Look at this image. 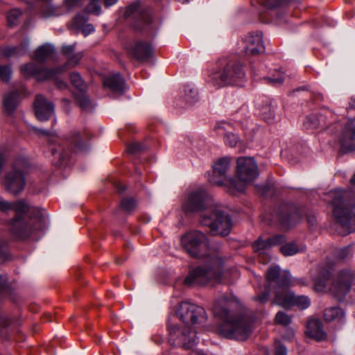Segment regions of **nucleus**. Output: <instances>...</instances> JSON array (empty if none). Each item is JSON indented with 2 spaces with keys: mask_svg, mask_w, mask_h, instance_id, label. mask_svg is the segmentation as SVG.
Masks as SVG:
<instances>
[{
  "mask_svg": "<svg viewBox=\"0 0 355 355\" xmlns=\"http://www.w3.org/2000/svg\"><path fill=\"white\" fill-rule=\"evenodd\" d=\"M182 244L191 256L207 257L206 263L191 270L184 279L187 286H205L222 281L223 260L218 254L211 256L205 234L200 231L189 232L182 237Z\"/></svg>",
  "mask_w": 355,
  "mask_h": 355,
  "instance_id": "nucleus-1",
  "label": "nucleus"
},
{
  "mask_svg": "<svg viewBox=\"0 0 355 355\" xmlns=\"http://www.w3.org/2000/svg\"><path fill=\"white\" fill-rule=\"evenodd\" d=\"M182 209L187 213L203 211L200 223L207 227L213 235L227 236L231 231V218L213 203L211 197L204 189H198L189 194Z\"/></svg>",
  "mask_w": 355,
  "mask_h": 355,
  "instance_id": "nucleus-2",
  "label": "nucleus"
},
{
  "mask_svg": "<svg viewBox=\"0 0 355 355\" xmlns=\"http://www.w3.org/2000/svg\"><path fill=\"white\" fill-rule=\"evenodd\" d=\"M0 211H14L16 217L11 223L10 231L17 239H24L35 230H42L48 225L44 210L32 207L23 200L8 202L0 197Z\"/></svg>",
  "mask_w": 355,
  "mask_h": 355,
  "instance_id": "nucleus-3",
  "label": "nucleus"
},
{
  "mask_svg": "<svg viewBox=\"0 0 355 355\" xmlns=\"http://www.w3.org/2000/svg\"><path fill=\"white\" fill-rule=\"evenodd\" d=\"M229 297L224 296L216 300L213 306L215 315L223 320L219 331L225 338L245 340L252 334V321L245 316L230 315L228 310Z\"/></svg>",
  "mask_w": 355,
  "mask_h": 355,
  "instance_id": "nucleus-4",
  "label": "nucleus"
},
{
  "mask_svg": "<svg viewBox=\"0 0 355 355\" xmlns=\"http://www.w3.org/2000/svg\"><path fill=\"white\" fill-rule=\"evenodd\" d=\"M351 193L337 189L331 191L329 196L334 207L333 215L336 220L339 234H347L355 231V213L352 211L355 204L349 200Z\"/></svg>",
  "mask_w": 355,
  "mask_h": 355,
  "instance_id": "nucleus-5",
  "label": "nucleus"
},
{
  "mask_svg": "<svg viewBox=\"0 0 355 355\" xmlns=\"http://www.w3.org/2000/svg\"><path fill=\"white\" fill-rule=\"evenodd\" d=\"M83 55L81 52L73 53L64 65L54 68H40L36 64L30 62L21 67V73L24 76H33L38 80H53L57 87L63 89L67 87V84L60 80V76L69 68L78 64Z\"/></svg>",
  "mask_w": 355,
  "mask_h": 355,
  "instance_id": "nucleus-6",
  "label": "nucleus"
},
{
  "mask_svg": "<svg viewBox=\"0 0 355 355\" xmlns=\"http://www.w3.org/2000/svg\"><path fill=\"white\" fill-rule=\"evenodd\" d=\"M179 318L185 325L182 331V335L187 338L189 341L183 346L185 348H191L196 343L198 329L207 320L206 311L201 306L183 302L179 305Z\"/></svg>",
  "mask_w": 355,
  "mask_h": 355,
  "instance_id": "nucleus-7",
  "label": "nucleus"
},
{
  "mask_svg": "<svg viewBox=\"0 0 355 355\" xmlns=\"http://www.w3.org/2000/svg\"><path fill=\"white\" fill-rule=\"evenodd\" d=\"M245 71L238 62H229L220 67H214L207 71L206 81L217 87L239 85L245 80Z\"/></svg>",
  "mask_w": 355,
  "mask_h": 355,
  "instance_id": "nucleus-8",
  "label": "nucleus"
},
{
  "mask_svg": "<svg viewBox=\"0 0 355 355\" xmlns=\"http://www.w3.org/2000/svg\"><path fill=\"white\" fill-rule=\"evenodd\" d=\"M231 160L228 157L219 159L213 166L212 174L208 177V181L216 185H223L227 191L233 195L244 191L242 183H236V180L227 176L230 168Z\"/></svg>",
  "mask_w": 355,
  "mask_h": 355,
  "instance_id": "nucleus-9",
  "label": "nucleus"
},
{
  "mask_svg": "<svg viewBox=\"0 0 355 355\" xmlns=\"http://www.w3.org/2000/svg\"><path fill=\"white\" fill-rule=\"evenodd\" d=\"M123 17L132 21V26L137 31H150L155 28L150 9L141 1H136L127 6Z\"/></svg>",
  "mask_w": 355,
  "mask_h": 355,
  "instance_id": "nucleus-10",
  "label": "nucleus"
},
{
  "mask_svg": "<svg viewBox=\"0 0 355 355\" xmlns=\"http://www.w3.org/2000/svg\"><path fill=\"white\" fill-rule=\"evenodd\" d=\"M355 281V272L349 268L340 270L333 280L329 291L338 301H343Z\"/></svg>",
  "mask_w": 355,
  "mask_h": 355,
  "instance_id": "nucleus-11",
  "label": "nucleus"
},
{
  "mask_svg": "<svg viewBox=\"0 0 355 355\" xmlns=\"http://www.w3.org/2000/svg\"><path fill=\"white\" fill-rule=\"evenodd\" d=\"M236 175L239 180L236 183H242L244 186V190L247 184L251 183L256 180L259 175L258 166L253 157H241L236 162Z\"/></svg>",
  "mask_w": 355,
  "mask_h": 355,
  "instance_id": "nucleus-12",
  "label": "nucleus"
},
{
  "mask_svg": "<svg viewBox=\"0 0 355 355\" xmlns=\"http://www.w3.org/2000/svg\"><path fill=\"white\" fill-rule=\"evenodd\" d=\"M286 239L282 234L275 235L267 239L259 237L252 245L254 251L260 256V261L266 263L269 261L268 254L272 247L284 243Z\"/></svg>",
  "mask_w": 355,
  "mask_h": 355,
  "instance_id": "nucleus-13",
  "label": "nucleus"
},
{
  "mask_svg": "<svg viewBox=\"0 0 355 355\" xmlns=\"http://www.w3.org/2000/svg\"><path fill=\"white\" fill-rule=\"evenodd\" d=\"M25 184L26 180L23 173L15 168L6 175L3 181V185L6 190L14 195L21 193L24 190Z\"/></svg>",
  "mask_w": 355,
  "mask_h": 355,
  "instance_id": "nucleus-14",
  "label": "nucleus"
},
{
  "mask_svg": "<svg viewBox=\"0 0 355 355\" xmlns=\"http://www.w3.org/2000/svg\"><path fill=\"white\" fill-rule=\"evenodd\" d=\"M339 141L344 153L355 150V117L349 119L345 123Z\"/></svg>",
  "mask_w": 355,
  "mask_h": 355,
  "instance_id": "nucleus-15",
  "label": "nucleus"
},
{
  "mask_svg": "<svg viewBox=\"0 0 355 355\" xmlns=\"http://www.w3.org/2000/svg\"><path fill=\"white\" fill-rule=\"evenodd\" d=\"M261 32L249 33L243 40V51L247 55H257L265 49Z\"/></svg>",
  "mask_w": 355,
  "mask_h": 355,
  "instance_id": "nucleus-16",
  "label": "nucleus"
},
{
  "mask_svg": "<svg viewBox=\"0 0 355 355\" xmlns=\"http://www.w3.org/2000/svg\"><path fill=\"white\" fill-rule=\"evenodd\" d=\"M128 53L135 59L139 61L148 60L153 54V49L150 45L144 42H135L126 45Z\"/></svg>",
  "mask_w": 355,
  "mask_h": 355,
  "instance_id": "nucleus-17",
  "label": "nucleus"
},
{
  "mask_svg": "<svg viewBox=\"0 0 355 355\" xmlns=\"http://www.w3.org/2000/svg\"><path fill=\"white\" fill-rule=\"evenodd\" d=\"M51 144L49 149L53 157V163L58 166H62L66 165L69 159V153L65 151L64 147L61 144V139L58 137L52 138L50 141Z\"/></svg>",
  "mask_w": 355,
  "mask_h": 355,
  "instance_id": "nucleus-18",
  "label": "nucleus"
},
{
  "mask_svg": "<svg viewBox=\"0 0 355 355\" xmlns=\"http://www.w3.org/2000/svg\"><path fill=\"white\" fill-rule=\"evenodd\" d=\"M35 110L38 120L47 121L54 112V106L42 95H37L35 101Z\"/></svg>",
  "mask_w": 355,
  "mask_h": 355,
  "instance_id": "nucleus-19",
  "label": "nucleus"
},
{
  "mask_svg": "<svg viewBox=\"0 0 355 355\" xmlns=\"http://www.w3.org/2000/svg\"><path fill=\"white\" fill-rule=\"evenodd\" d=\"M266 278L268 282L275 281L277 287H288L291 284V275L288 271L281 272L279 266L268 269Z\"/></svg>",
  "mask_w": 355,
  "mask_h": 355,
  "instance_id": "nucleus-20",
  "label": "nucleus"
},
{
  "mask_svg": "<svg viewBox=\"0 0 355 355\" xmlns=\"http://www.w3.org/2000/svg\"><path fill=\"white\" fill-rule=\"evenodd\" d=\"M176 298L174 297L171 302V311L169 313L167 327L168 331V343L174 348L176 345L177 340V327L175 324L176 319L178 318V309L175 304Z\"/></svg>",
  "mask_w": 355,
  "mask_h": 355,
  "instance_id": "nucleus-21",
  "label": "nucleus"
},
{
  "mask_svg": "<svg viewBox=\"0 0 355 355\" xmlns=\"http://www.w3.org/2000/svg\"><path fill=\"white\" fill-rule=\"evenodd\" d=\"M215 130L218 135L224 137L225 143L231 147L236 146L240 141L239 137L232 132V127L226 122H219Z\"/></svg>",
  "mask_w": 355,
  "mask_h": 355,
  "instance_id": "nucleus-22",
  "label": "nucleus"
},
{
  "mask_svg": "<svg viewBox=\"0 0 355 355\" xmlns=\"http://www.w3.org/2000/svg\"><path fill=\"white\" fill-rule=\"evenodd\" d=\"M288 287H277L274 303L286 309L293 306L294 293Z\"/></svg>",
  "mask_w": 355,
  "mask_h": 355,
  "instance_id": "nucleus-23",
  "label": "nucleus"
},
{
  "mask_svg": "<svg viewBox=\"0 0 355 355\" xmlns=\"http://www.w3.org/2000/svg\"><path fill=\"white\" fill-rule=\"evenodd\" d=\"M306 334L311 338L317 341H322L326 339L327 334L323 331L322 322L318 319H311L306 325Z\"/></svg>",
  "mask_w": 355,
  "mask_h": 355,
  "instance_id": "nucleus-24",
  "label": "nucleus"
},
{
  "mask_svg": "<svg viewBox=\"0 0 355 355\" xmlns=\"http://www.w3.org/2000/svg\"><path fill=\"white\" fill-rule=\"evenodd\" d=\"M331 276V270L329 268L320 267L318 269L317 274L313 276L314 288L317 292L325 291L327 282Z\"/></svg>",
  "mask_w": 355,
  "mask_h": 355,
  "instance_id": "nucleus-25",
  "label": "nucleus"
},
{
  "mask_svg": "<svg viewBox=\"0 0 355 355\" xmlns=\"http://www.w3.org/2000/svg\"><path fill=\"white\" fill-rule=\"evenodd\" d=\"M103 85L105 88L117 94H121L124 91V80L120 74L106 77Z\"/></svg>",
  "mask_w": 355,
  "mask_h": 355,
  "instance_id": "nucleus-26",
  "label": "nucleus"
},
{
  "mask_svg": "<svg viewBox=\"0 0 355 355\" xmlns=\"http://www.w3.org/2000/svg\"><path fill=\"white\" fill-rule=\"evenodd\" d=\"M182 98L189 105H194L199 102L200 97L196 87L191 83L183 85Z\"/></svg>",
  "mask_w": 355,
  "mask_h": 355,
  "instance_id": "nucleus-27",
  "label": "nucleus"
},
{
  "mask_svg": "<svg viewBox=\"0 0 355 355\" xmlns=\"http://www.w3.org/2000/svg\"><path fill=\"white\" fill-rule=\"evenodd\" d=\"M88 135L74 132L70 140L68 141L70 145L73 146V150L76 153L85 152L88 148Z\"/></svg>",
  "mask_w": 355,
  "mask_h": 355,
  "instance_id": "nucleus-28",
  "label": "nucleus"
},
{
  "mask_svg": "<svg viewBox=\"0 0 355 355\" xmlns=\"http://www.w3.org/2000/svg\"><path fill=\"white\" fill-rule=\"evenodd\" d=\"M88 18L85 15H78L74 18L73 27L77 30L81 31L85 36H87L95 30L92 24H87Z\"/></svg>",
  "mask_w": 355,
  "mask_h": 355,
  "instance_id": "nucleus-29",
  "label": "nucleus"
},
{
  "mask_svg": "<svg viewBox=\"0 0 355 355\" xmlns=\"http://www.w3.org/2000/svg\"><path fill=\"white\" fill-rule=\"evenodd\" d=\"M28 42L24 44H20L17 46H7L1 49L0 53L2 56L6 58L19 57L24 55L28 49Z\"/></svg>",
  "mask_w": 355,
  "mask_h": 355,
  "instance_id": "nucleus-30",
  "label": "nucleus"
},
{
  "mask_svg": "<svg viewBox=\"0 0 355 355\" xmlns=\"http://www.w3.org/2000/svg\"><path fill=\"white\" fill-rule=\"evenodd\" d=\"M324 318L327 322H343L345 319V313L340 307L332 306L324 310Z\"/></svg>",
  "mask_w": 355,
  "mask_h": 355,
  "instance_id": "nucleus-31",
  "label": "nucleus"
},
{
  "mask_svg": "<svg viewBox=\"0 0 355 355\" xmlns=\"http://www.w3.org/2000/svg\"><path fill=\"white\" fill-rule=\"evenodd\" d=\"M54 53V46L50 44H44L35 50L34 59L37 62H44Z\"/></svg>",
  "mask_w": 355,
  "mask_h": 355,
  "instance_id": "nucleus-32",
  "label": "nucleus"
},
{
  "mask_svg": "<svg viewBox=\"0 0 355 355\" xmlns=\"http://www.w3.org/2000/svg\"><path fill=\"white\" fill-rule=\"evenodd\" d=\"M280 248V252L283 255L293 256L298 252H303L305 250V246L302 244H297L295 242H289L286 243H282Z\"/></svg>",
  "mask_w": 355,
  "mask_h": 355,
  "instance_id": "nucleus-33",
  "label": "nucleus"
},
{
  "mask_svg": "<svg viewBox=\"0 0 355 355\" xmlns=\"http://www.w3.org/2000/svg\"><path fill=\"white\" fill-rule=\"evenodd\" d=\"M19 102V93L13 91L7 94L3 99V107L8 113H12L17 107Z\"/></svg>",
  "mask_w": 355,
  "mask_h": 355,
  "instance_id": "nucleus-34",
  "label": "nucleus"
},
{
  "mask_svg": "<svg viewBox=\"0 0 355 355\" xmlns=\"http://www.w3.org/2000/svg\"><path fill=\"white\" fill-rule=\"evenodd\" d=\"M318 115L320 120L321 128H327L337 119L336 114L331 110L326 108L321 110Z\"/></svg>",
  "mask_w": 355,
  "mask_h": 355,
  "instance_id": "nucleus-35",
  "label": "nucleus"
},
{
  "mask_svg": "<svg viewBox=\"0 0 355 355\" xmlns=\"http://www.w3.org/2000/svg\"><path fill=\"white\" fill-rule=\"evenodd\" d=\"M276 106L272 103L263 105L261 107V116L267 123H271L275 116Z\"/></svg>",
  "mask_w": 355,
  "mask_h": 355,
  "instance_id": "nucleus-36",
  "label": "nucleus"
},
{
  "mask_svg": "<svg viewBox=\"0 0 355 355\" xmlns=\"http://www.w3.org/2000/svg\"><path fill=\"white\" fill-rule=\"evenodd\" d=\"M267 83L273 86H279L282 85L285 79V74L280 70H276L268 77L264 78Z\"/></svg>",
  "mask_w": 355,
  "mask_h": 355,
  "instance_id": "nucleus-37",
  "label": "nucleus"
},
{
  "mask_svg": "<svg viewBox=\"0 0 355 355\" xmlns=\"http://www.w3.org/2000/svg\"><path fill=\"white\" fill-rule=\"evenodd\" d=\"M71 84L78 90L79 92H85L87 85L79 73L73 72L70 75Z\"/></svg>",
  "mask_w": 355,
  "mask_h": 355,
  "instance_id": "nucleus-38",
  "label": "nucleus"
},
{
  "mask_svg": "<svg viewBox=\"0 0 355 355\" xmlns=\"http://www.w3.org/2000/svg\"><path fill=\"white\" fill-rule=\"evenodd\" d=\"M304 125L306 129H315L321 127L319 116L317 114L307 116L304 121Z\"/></svg>",
  "mask_w": 355,
  "mask_h": 355,
  "instance_id": "nucleus-39",
  "label": "nucleus"
},
{
  "mask_svg": "<svg viewBox=\"0 0 355 355\" xmlns=\"http://www.w3.org/2000/svg\"><path fill=\"white\" fill-rule=\"evenodd\" d=\"M353 256V247L349 245L338 249L336 252V257L340 261H347Z\"/></svg>",
  "mask_w": 355,
  "mask_h": 355,
  "instance_id": "nucleus-40",
  "label": "nucleus"
},
{
  "mask_svg": "<svg viewBox=\"0 0 355 355\" xmlns=\"http://www.w3.org/2000/svg\"><path fill=\"white\" fill-rule=\"evenodd\" d=\"M76 98L80 107L84 110H89L92 108V104L85 92H79L76 94Z\"/></svg>",
  "mask_w": 355,
  "mask_h": 355,
  "instance_id": "nucleus-41",
  "label": "nucleus"
},
{
  "mask_svg": "<svg viewBox=\"0 0 355 355\" xmlns=\"http://www.w3.org/2000/svg\"><path fill=\"white\" fill-rule=\"evenodd\" d=\"M311 304V300L306 295H295L293 298V306H297L300 309H307Z\"/></svg>",
  "mask_w": 355,
  "mask_h": 355,
  "instance_id": "nucleus-42",
  "label": "nucleus"
},
{
  "mask_svg": "<svg viewBox=\"0 0 355 355\" xmlns=\"http://www.w3.org/2000/svg\"><path fill=\"white\" fill-rule=\"evenodd\" d=\"M275 321L276 324H279L282 326H287L291 324L292 318L284 311H279L276 314Z\"/></svg>",
  "mask_w": 355,
  "mask_h": 355,
  "instance_id": "nucleus-43",
  "label": "nucleus"
},
{
  "mask_svg": "<svg viewBox=\"0 0 355 355\" xmlns=\"http://www.w3.org/2000/svg\"><path fill=\"white\" fill-rule=\"evenodd\" d=\"M21 15V11L18 9L11 10L7 15L8 24L10 26L17 24L19 17Z\"/></svg>",
  "mask_w": 355,
  "mask_h": 355,
  "instance_id": "nucleus-44",
  "label": "nucleus"
},
{
  "mask_svg": "<svg viewBox=\"0 0 355 355\" xmlns=\"http://www.w3.org/2000/svg\"><path fill=\"white\" fill-rule=\"evenodd\" d=\"M12 74V70L10 65H1L0 64V79L4 82H8L10 80Z\"/></svg>",
  "mask_w": 355,
  "mask_h": 355,
  "instance_id": "nucleus-45",
  "label": "nucleus"
},
{
  "mask_svg": "<svg viewBox=\"0 0 355 355\" xmlns=\"http://www.w3.org/2000/svg\"><path fill=\"white\" fill-rule=\"evenodd\" d=\"M137 203L132 198H123L121 202V209L126 211L130 212L136 207Z\"/></svg>",
  "mask_w": 355,
  "mask_h": 355,
  "instance_id": "nucleus-46",
  "label": "nucleus"
},
{
  "mask_svg": "<svg viewBox=\"0 0 355 355\" xmlns=\"http://www.w3.org/2000/svg\"><path fill=\"white\" fill-rule=\"evenodd\" d=\"M90 3L86 8L87 12L94 13L96 15L101 12V6L98 3L100 0H89Z\"/></svg>",
  "mask_w": 355,
  "mask_h": 355,
  "instance_id": "nucleus-47",
  "label": "nucleus"
},
{
  "mask_svg": "<svg viewBox=\"0 0 355 355\" xmlns=\"http://www.w3.org/2000/svg\"><path fill=\"white\" fill-rule=\"evenodd\" d=\"M8 257V243L4 240L0 239V261H6Z\"/></svg>",
  "mask_w": 355,
  "mask_h": 355,
  "instance_id": "nucleus-48",
  "label": "nucleus"
},
{
  "mask_svg": "<svg viewBox=\"0 0 355 355\" xmlns=\"http://www.w3.org/2000/svg\"><path fill=\"white\" fill-rule=\"evenodd\" d=\"M293 218L294 216L291 214H286V216H284L280 214H278V219L279 220L281 223L286 227H288L293 224Z\"/></svg>",
  "mask_w": 355,
  "mask_h": 355,
  "instance_id": "nucleus-49",
  "label": "nucleus"
},
{
  "mask_svg": "<svg viewBox=\"0 0 355 355\" xmlns=\"http://www.w3.org/2000/svg\"><path fill=\"white\" fill-rule=\"evenodd\" d=\"M85 0H65L64 6L67 10H71L73 8L80 6L83 4Z\"/></svg>",
  "mask_w": 355,
  "mask_h": 355,
  "instance_id": "nucleus-50",
  "label": "nucleus"
},
{
  "mask_svg": "<svg viewBox=\"0 0 355 355\" xmlns=\"http://www.w3.org/2000/svg\"><path fill=\"white\" fill-rule=\"evenodd\" d=\"M270 286V284H267L265 291L261 295L256 296L254 299L261 303L266 302L268 299Z\"/></svg>",
  "mask_w": 355,
  "mask_h": 355,
  "instance_id": "nucleus-51",
  "label": "nucleus"
},
{
  "mask_svg": "<svg viewBox=\"0 0 355 355\" xmlns=\"http://www.w3.org/2000/svg\"><path fill=\"white\" fill-rule=\"evenodd\" d=\"M75 51V44L64 46L62 48L63 55L68 58Z\"/></svg>",
  "mask_w": 355,
  "mask_h": 355,
  "instance_id": "nucleus-52",
  "label": "nucleus"
},
{
  "mask_svg": "<svg viewBox=\"0 0 355 355\" xmlns=\"http://www.w3.org/2000/svg\"><path fill=\"white\" fill-rule=\"evenodd\" d=\"M128 149L131 153H136L143 150V146L139 143H133L129 146Z\"/></svg>",
  "mask_w": 355,
  "mask_h": 355,
  "instance_id": "nucleus-53",
  "label": "nucleus"
},
{
  "mask_svg": "<svg viewBox=\"0 0 355 355\" xmlns=\"http://www.w3.org/2000/svg\"><path fill=\"white\" fill-rule=\"evenodd\" d=\"M275 354L276 355H286L287 351H286V347L283 345L277 346L275 349Z\"/></svg>",
  "mask_w": 355,
  "mask_h": 355,
  "instance_id": "nucleus-54",
  "label": "nucleus"
},
{
  "mask_svg": "<svg viewBox=\"0 0 355 355\" xmlns=\"http://www.w3.org/2000/svg\"><path fill=\"white\" fill-rule=\"evenodd\" d=\"M281 0H266V3L270 8H275L280 3Z\"/></svg>",
  "mask_w": 355,
  "mask_h": 355,
  "instance_id": "nucleus-55",
  "label": "nucleus"
},
{
  "mask_svg": "<svg viewBox=\"0 0 355 355\" xmlns=\"http://www.w3.org/2000/svg\"><path fill=\"white\" fill-rule=\"evenodd\" d=\"M307 221L311 226H314L316 224V218L314 215H307Z\"/></svg>",
  "mask_w": 355,
  "mask_h": 355,
  "instance_id": "nucleus-56",
  "label": "nucleus"
},
{
  "mask_svg": "<svg viewBox=\"0 0 355 355\" xmlns=\"http://www.w3.org/2000/svg\"><path fill=\"white\" fill-rule=\"evenodd\" d=\"M119 0H104V3L106 7L112 6L116 4Z\"/></svg>",
  "mask_w": 355,
  "mask_h": 355,
  "instance_id": "nucleus-57",
  "label": "nucleus"
},
{
  "mask_svg": "<svg viewBox=\"0 0 355 355\" xmlns=\"http://www.w3.org/2000/svg\"><path fill=\"white\" fill-rule=\"evenodd\" d=\"M116 187L120 191H123L125 189V187L122 186L120 182H119Z\"/></svg>",
  "mask_w": 355,
  "mask_h": 355,
  "instance_id": "nucleus-58",
  "label": "nucleus"
},
{
  "mask_svg": "<svg viewBox=\"0 0 355 355\" xmlns=\"http://www.w3.org/2000/svg\"><path fill=\"white\" fill-rule=\"evenodd\" d=\"M350 182H351L352 187L354 189H355V173H354V175H353V177L352 178Z\"/></svg>",
  "mask_w": 355,
  "mask_h": 355,
  "instance_id": "nucleus-59",
  "label": "nucleus"
},
{
  "mask_svg": "<svg viewBox=\"0 0 355 355\" xmlns=\"http://www.w3.org/2000/svg\"><path fill=\"white\" fill-rule=\"evenodd\" d=\"M189 1H190V0H179V2H181L182 3H188Z\"/></svg>",
  "mask_w": 355,
  "mask_h": 355,
  "instance_id": "nucleus-60",
  "label": "nucleus"
},
{
  "mask_svg": "<svg viewBox=\"0 0 355 355\" xmlns=\"http://www.w3.org/2000/svg\"><path fill=\"white\" fill-rule=\"evenodd\" d=\"M289 334H290V337H289L290 338H291V337H293V331H291L289 333Z\"/></svg>",
  "mask_w": 355,
  "mask_h": 355,
  "instance_id": "nucleus-61",
  "label": "nucleus"
},
{
  "mask_svg": "<svg viewBox=\"0 0 355 355\" xmlns=\"http://www.w3.org/2000/svg\"><path fill=\"white\" fill-rule=\"evenodd\" d=\"M42 133L44 134V135H47V131H42Z\"/></svg>",
  "mask_w": 355,
  "mask_h": 355,
  "instance_id": "nucleus-62",
  "label": "nucleus"
}]
</instances>
